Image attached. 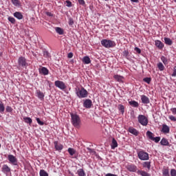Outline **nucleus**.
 Instances as JSON below:
<instances>
[{"mask_svg": "<svg viewBox=\"0 0 176 176\" xmlns=\"http://www.w3.org/2000/svg\"><path fill=\"white\" fill-rule=\"evenodd\" d=\"M70 116H71L72 124L76 129H79V127H80V123H81L80 118L79 117V116H78V114L76 113H71Z\"/></svg>", "mask_w": 176, "mask_h": 176, "instance_id": "f257e3e1", "label": "nucleus"}, {"mask_svg": "<svg viewBox=\"0 0 176 176\" xmlns=\"http://www.w3.org/2000/svg\"><path fill=\"white\" fill-rule=\"evenodd\" d=\"M101 45H103L104 47H107V49H109L111 47H115V46H116V44L114 43V41L108 39L102 40Z\"/></svg>", "mask_w": 176, "mask_h": 176, "instance_id": "f03ea898", "label": "nucleus"}, {"mask_svg": "<svg viewBox=\"0 0 176 176\" xmlns=\"http://www.w3.org/2000/svg\"><path fill=\"white\" fill-rule=\"evenodd\" d=\"M87 91L85 88L78 89L76 91V95L79 98H86L87 97Z\"/></svg>", "mask_w": 176, "mask_h": 176, "instance_id": "7ed1b4c3", "label": "nucleus"}, {"mask_svg": "<svg viewBox=\"0 0 176 176\" xmlns=\"http://www.w3.org/2000/svg\"><path fill=\"white\" fill-rule=\"evenodd\" d=\"M138 120L142 126H148V118L144 115H139Z\"/></svg>", "mask_w": 176, "mask_h": 176, "instance_id": "20e7f679", "label": "nucleus"}, {"mask_svg": "<svg viewBox=\"0 0 176 176\" xmlns=\"http://www.w3.org/2000/svg\"><path fill=\"white\" fill-rule=\"evenodd\" d=\"M138 156L140 160H149V154L145 151H140Z\"/></svg>", "mask_w": 176, "mask_h": 176, "instance_id": "39448f33", "label": "nucleus"}, {"mask_svg": "<svg viewBox=\"0 0 176 176\" xmlns=\"http://www.w3.org/2000/svg\"><path fill=\"white\" fill-rule=\"evenodd\" d=\"M18 65L19 67H28V63H27V60L25 58L21 56L18 58Z\"/></svg>", "mask_w": 176, "mask_h": 176, "instance_id": "423d86ee", "label": "nucleus"}, {"mask_svg": "<svg viewBox=\"0 0 176 176\" xmlns=\"http://www.w3.org/2000/svg\"><path fill=\"white\" fill-rule=\"evenodd\" d=\"M55 86L56 87H58V89H60V90H65V89H67V85H65V83L60 80L55 81Z\"/></svg>", "mask_w": 176, "mask_h": 176, "instance_id": "0eeeda50", "label": "nucleus"}, {"mask_svg": "<svg viewBox=\"0 0 176 176\" xmlns=\"http://www.w3.org/2000/svg\"><path fill=\"white\" fill-rule=\"evenodd\" d=\"M126 168L128 170V171H130V173H137V171H138V168H137V166L133 164L127 165Z\"/></svg>", "mask_w": 176, "mask_h": 176, "instance_id": "6e6552de", "label": "nucleus"}, {"mask_svg": "<svg viewBox=\"0 0 176 176\" xmlns=\"http://www.w3.org/2000/svg\"><path fill=\"white\" fill-rule=\"evenodd\" d=\"M8 160L11 164H13V166H17V158H16L14 155H8Z\"/></svg>", "mask_w": 176, "mask_h": 176, "instance_id": "1a4fd4ad", "label": "nucleus"}, {"mask_svg": "<svg viewBox=\"0 0 176 176\" xmlns=\"http://www.w3.org/2000/svg\"><path fill=\"white\" fill-rule=\"evenodd\" d=\"M140 98L142 104H149L150 101H149V98H148V96L145 95H142L140 96Z\"/></svg>", "mask_w": 176, "mask_h": 176, "instance_id": "9d476101", "label": "nucleus"}, {"mask_svg": "<svg viewBox=\"0 0 176 176\" xmlns=\"http://www.w3.org/2000/svg\"><path fill=\"white\" fill-rule=\"evenodd\" d=\"M155 45L160 50H162V49H163V47H164V45L163 44V43H162V41H160L159 40H156L155 41Z\"/></svg>", "mask_w": 176, "mask_h": 176, "instance_id": "9b49d317", "label": "nucleus"}, {"mask_svg": "<svg viewBox=\"0 0 176 176\" xmlns=\"http://www.w3.org/2000/svg\"><path fill=\"white\" fill-rule=\"evenodd\" d=\"M91 101L89 99H87L85 100L83 106L85 107V108H91Z\"/></svg>", "mask_w": 176, "mask_h": 176, "instance_id": "f8f14e48", "label": "nucleus"}, {"mask_svg": "<svg viewBox=\"0 0 176 176\" xmlns=\"http://www.w3.org/2000/svg\"><path fill=\"white\" fill-rule=\"evenodd\" d=\"M54 144L56 151H62L63 146L61 144H59L58 142H54Z\"/></svg>", "mask_w": 176, "mask_h": 176, "instance_id": "ddd939ff", "label": "nucleus"}, {"mask_svg": "<svg viewBox=\"0 0 176 176\" xmlns=\"http://www.w3.org/2000/svg\"><path fill=\"white\" fill-rule=\"evenodd\" d=\"M55 31L58 35H64V30L60 27L55 28Z\"/></svg>", "mask_w": 176, "mask_h": 176, "instance_id": "4468645a", "label": "nucleus"}, {"mask_svg": "<svg viewBox=\"0 0 176 176\" xmlns=\"http://www.w3.org/2000/svg\"><path fill=\"white\" fill-rule=\"evenodd\" d=\"M146 137H148V138L149 140H151V141L153 140V138H155V135L153 134V133L151 132L150 131H148L146 133Z\"/></svg>", "mask_w": 176, "mask_h": 176, "instance_id": "2eb2a0df", "label": "nucleus"}, {"mask_svg": "<svg viewBox=\"0 0 176 176\" xmlns=\"http://www.w3.org/2000/svg\"><path fill=\"white\" fill-rule=\"evenodd\" d=\"M161 145H163V146H168L170 143L168 142V140L166 138H162L161 142H160Z\"/></svg>", "mask_w": 176, "mask_h": 176, "instance_id": "dca6fc26", "label": "nucleus"}, {"mask_svg": "<svg viewBox=\"0 0 176 176\" xmlns=\"http://www.w3.org/2000/svg\"><path fill=\"white\" fill-rule=\"evenodd\" d=\"M82 63L84 64H90V63H91V60H90L89 56H84L82 58Z\"/></svg>", "mask_w": 176, "mask_h": 176, "instance_id": "f3484780", "label": "nucleus"}, {"mask_svg": "<svg viewBox=\"0 0 176 176\" xmlns=\"http://www.w3.org/2000/svg\"><path fill=\"white\" fill-rule=\"evenodd\" d=\"M129 131L131 133V134H133V135H138L139 134L138 131L134 128H129Z\"/></svg>", "mask_w": 176, "mask_h": 176, "instance_id": "a211bd4d", "label": "nucleus"}, {"mask_svg": "<svg viewBox=\"0 0 176 176\" xmlns=\"http://www.w3.org/2000/svg\"><path fill=\"white\" fill-rule=\"evenodd\" d=\"M111 146V149H115V148H118V142L116 141V140H115V138L112 139Z\"/></svg>", "mask_w": 176, "mask_h": 176, "instance_id": "6ab92c4d", "label": "nucleus"}, {"mask_svg": "<svg viewBox=\"0 0 176 176\" xmlns=\"http://www.w3.org/2000/svg\"><path fill=\"white\" fill-rule=\"evenodd\" d=\"M162 132L166 133H170V127H168V126L166 124H164L162 126Z\"/></svg>", "mask_w": 176, "mask_h": 176, "instance_id": "aec40b11", "label": "nucleus"}, {"mask_svg": "<svg viewBox=\"0 0 176 176\" xmlns=\"http://www.w3.org/2000/svg\"><path fill=\"white\" fill-rule=\"evenodd\" d=\"M14 16L16 17V19H18V20H21L23 19V14L20 12H16L14 14Z\"/></svg>", "mask_w": 176, "mask_h": 176, "instance_id": "412c9836", "label": "nucleus"}, {"mask_svg": "<svg viewBox=\"0 0 176 176\" xmlns=\"http://www.w3.org/2000/svg\"><path fill=\"white\" fill-rule=\"evenodd\" d=\"M3 173H10V168L6 164L3 165L2 167Z\"/></svg>", "mask_w": 176, "mask_h": 176, "instance_id": "4be33fe9", "label": "nucleus"}, {"mask_svg": "<svg viewBox=\"0 0 176 176\" xmlns=\"http://www.w3.org/2000/svg\"><path fill=\"white\" fill-rule=\"evenodd\" d=\"M142 166L145 168H148V170H151V162H143Z\"/></svg>", "mask_w": 176, "mask_h": 176, "instance_id": "5701e85b", "label": "nucleus"}, {"mask_svg": "<svg viewBox=\"0 0 176 176\" xmlns=\"http://www.w3.org/2000/svg\"><path fill=\"white\" fill-rule=\"evenodd\" d=\"M137 174H140L142 176H150L151 175H149V173H146V171L144 170H138L137 171Z\"/></svg>", "mask_w": 176, "mask_h": 176, "instance_id": "b1692460", "label": "nucleus"}, {"mask_svg": "<svg viewBox=\"0 0 176 176\" xmlns=\"http://www.w3.org/2000/svg\"><path fill=\"white\" fill-rule=\"evenodd\" d=\"M36 94L38 98H39L40 100H43V98H45V95L41 91H37Z\"/></svg>", "mask_w": 176, "mask_h": 176, "instance_id": "393cba45", "label": "nucleus"}, {"mask_svg": "<svg viewBox=\"0 0 176 176\" xmlns=\"http://www.w3.org/2000/svg\"><path fill=\"white\" fill-rule=\"evenodd\" d=\"M113 78L117 80V82H123V76H122L115 75Z\"/></svg>", "mask_w": 176, "mask_h": 176, "instance_id": "a878e982", "label": "nucleus"}, {"mask_svg": "<svg viewBox=\"0 0 176 176\" xmlns=\"http://www.w3.org/2000/svg\"><path fill=\"white\" fill-rule=\"evenodd\" d=\"M41 74H43V75H47L49 74V70L46 67H42L40 70Z\"/></svg>", "mask_w": 176, "mask_h": 176, "instance_id": "bb28decb", "label": "nucleus"}, {"mask_svg": "<svg viewBox=\"0 0 176 176\" xmlns=\"http://www.w3.org/2000/svg\"><path fill=\"white\" fill-rule=\"evenodd\" d=\"M67 152L69 153L70 156H74V155L76 153V151H75V149H74L73 148H69Z\"/></svg>", "mask_w": 176, "mask_h": 176, "instance_id": "cd10ccee", "label": "nucleus"}, {"mask_svg": "<svg viewBox=\"0 0 176 176\" xmlns=\"http://www.w3.org/2000/svg\"><path fill=\"white\" fill-rule=\"evenodd\" d=\"M77 173L79 176H86V173H85V170L82 168L78 169Z\"/></svg>", "mask_w": 176, "mask_h": 176, "instance_id": "c85d7f7f", "label": "nucleus"}, {"mask_svg": "<svg viewBox=\"0 0 176 176\" xmlns=\"http://www.w3.org/2000/svg\"><path fill=\"white\" fill-rule=\"evenodd\" d=\"M130 105H131L132 107H134L135 108H138L139 104L138 102L135 101V100H132L129 102Z\"/></svg>", "mask_w": 176, "mask_h": 176, "instance_id": "c756f323", "label": "nucleus"}, {"mask_svg": "<svg viewBox=\"0 0 176 176\" xmlns=\"http://www.w3.org/2000/svg\"><path fill=\"white\" fill-rule=\"evenodd\" d=\"M164 42L166 45H168L169 46H171V45H173V41L169 38H164Z\"/></svg>", "mask_w": 176, "mask_h": 176, "instance_id": "7c9ffc66", "label": "nucleus"}, {"mask_svg": "<svg viewBox=\"0 0 176 176\" xmlns=\"http://www.w3.org/2000/svg\"><path fill=\"white\" fill-rule=\"evenodd\" d=\"M162 174H163L164 176H170L168 168L163 169Z\"/></svg>", "mask_w": 176, "mask_h": 176, "instance_id": "2f4dec72", "label": "nucleus"}, {"mask_svg": "<svg viewBox=\"0 0 176 176\" xmlns=\"http://www.w3.org/2000/svg\"><path fill=\"white\" fill-rule=\"evenodd\" d=\"M25 123H29V124H31V123H32V119H31V118L29 117H25L23 118Z\"/></svg>", "mask_w": 176, "mask_h": 176, "instance_id": "473e14b6", "label": "nucleus"}, {"mask_svg": "<svg viewBox=\"0 0 176 176\" xmlns=\"http://www.w3.org/2000/svg\"><path fill=\"white\" fill-rule=\"evenodd\" d=\"M12 2L14 6H20V1L19 0H12Z\"/></svg>", "mask_w": 176, "mask_h": 176, "instance_id": "72a5a7b5", "label": "nucleus"}, {"mask_svg": "<svg viewBox=\"0 0 176 176\" xmlns=\"http://www.w3.org/2000/svg\"><path fill=\"white\" fill-rule=\"evenodd\" d=\"M5 112V106L3 103H0V113H3Z\"/></svg>", "mask_w": 176, "mask_h": 176, "instance_id": "f704fd0d", "label": "nucleus"}, {"mask_svg": "<svg viewBox=\"0 0 176 176\" xmlns=\"http://www.w3.org/2000/svg\"><path fill=\"white\" fill-rule=\"evenodd\" d=\"M157 67H158V69H160V71H163L164 69V65H163V63H159L157 64Z\"/></svg>", "mask_w": 176, "mask_h": 176, "instance_id": "c9c22d12", "label": "nucleus"}, {"mask_svg": "<svg viewBox=\"0 0 176 176\" xmlns=\"http://www.w3.org/2000/svg\"><path fill=\"white\" fill-rule=\"evenodd\" d=\"M40 176H49V174H47V172H45V170H41Z\"/></svg>", "mask_w": 176, "mask_h": 176, "instance_id": "e433bc0d", "label": "nucleus"}, {"mask_svg": "<svg viewBox=\"0 0 176 176\" xmlns=\"http://www.w3.org/2000/svg\"><path fill=\"white\" fill-rule=\"evenodd\" d=\"M118 109H119V111H120V112L122 113H124V106L120 104V105H118Z\"/></svg>", "mask_w": 176, "mask_h": 176, "instance_id": "4c0bfd02", "label": "nucleus"}, {"mask_svg": "<svg viewBox=\"0 0 176 176\" xmlns=\"http://www.w3.org/2000/svg\"><path fill=\"white\" fill-rule=\"evenodd\" d=\"M161 60H162V63H164V64H165V65H167V64H168V61L167 60V59L166 58V57L162 56V57H161Z\"/></svg>", "mask_w": 176, "mask_h": 176, "instance_id": "58836bf2", "label": "nucleus"}, {"mask_svg": "<svg viewBox=\"0 0 176 176\" xmlns=\"http://www.w3.org/2000/svg\"><path fill=\"white\" fill-rule=\"evenodd\" d=\"M43 56H44V57H45L46 58H49V57H50V54L49 52H47V51H44V52H43Z\"/></svg>", "mask_w": 176, "mask_h": 176, "instance_id": "ea45409f", "label": "nucleus"}, {"mask_svg": "<svg viewBox=\"0 0 176 176\" xmlns=\"http://www.w3.org/2000/svg\"><path fill=\"white\" fill-rule=\"evenodd\" d=\"M8 21H10V22L12 23V24H14V23H16V19H14V18L12 16L8 17Z\"/></svg>", "mask_w": 176, "mask_h": 176, "instance_id": "a19ab883", "label": "nucleus"}, {"mask_svg": "<svg viewBox=\"0 0 176 176\" xmlns=\"http://www.w3.org/2000/svg\"><path fill=\"white\" fill-rule=\"evenodd\" d=\"M36 120L40 126H43V124H45V123L41 121V119H39V118H36Z\"/></svg>", "mask_w": 176, "mask_h": 176, "instance_id": "79ce46f5", "label": "nucleus"}, {"mask_svg": "<svg viewBox=\"0 0 176 176\" xmlns=\"http://www.w3.org/2000/svg\"><path fill=\"white\" fill-rule=\"evenodd\" d=\"M170 176H176V170L173 168L170 170Z\"/></svg>", "mask_w": 176, "mask_h": 176, "instance_id": "37998d69", "label": "nucleus"}, {"mask_svg": "<svg viewBox=\"0 0 176 176\" xmlns=\"http://www.w3.org/2000/svg\"><path fill=\"white\" fill-rule=\"evenodd\" d=\"M66 6H67V8H71L72 6V2L68 0L66 1Z\"/></svg>", "mask_w": 176, "mask_h": 176, "instance_id": "c03bdc74", "label": "nucleus"}, {"mask_svg": "<svg viewBox=\"0 0 176 176\" xmlns=\"http://www.w3.org/2000/svg\"><path fill=\"white\" fill-rule=\"evenodd\" d=\"M143 80L144 82H146V83H148V85L151 83V78H144Z\"/></svg>", "mask_w": 176, "mask_h": 176, "instance_id": "a18cd8bd", "label": "nucleus"}, {"mask_svg": "<svg viewBox=\"0 0 176 176\" xmlns=\"http://www.w3.org/2000/svg\"><path fill=\"white\" fill-rule=\"evenodd\" d=\"M170 120H172V122H176V118L174 117V116H169Z\"/></svg>", "mask_w": 176, "mask_h": 176, "instance_id": "49530a36", "label": "nucleus"}, {"mask_svg": "<svg viewBox=\"0 0 176 176\" xmlns=\"http://www.w3.org/2000/svg\"><path fill=\"white\" fill-rule=\"evenodd\" d=\"M69 25H74V19L72 18L69 19Z\"/></svg>", "mask_w": 176, "mask_h": 176, "instance_id": "de8ad7c7", "label": "nucleus"}, {"mask_svg": "<svg viewBox=\"0 0 176 176\" xmlns=\"http://www.w3.org/2000/svg\"><path fill=\"white\" fill-rule=\"evenodd\" d=\"M153 141H155L156 143L159 142L160 141V137L153 138Z\"/></svg>", "mask_w": 176, "mask_h": 176, "instance_id": "09e8293b", "label": "nucleus"}, {"mask_svg": "<svg viewBox=\"0 0 176 176\" xmlns=\"http://www.w3.org/2000/svg\"><path fill=\"white\" fill-rule=\"evenodd\" d=\"M6 111H7V112H12V111H13V109H12V107L10 106H7Z\"/></svg>", "mask_w": 176, "mask_h": 176, "instance_id": "8fccbe9b", "label": "nucleus"}, {"mask_svg": "<svg viewBox=\"0 0 176 176\" xmlns=\"http://www.w3.org/2000/svg\"><path fill=\"white\" fill-rule=\"evenodd\" d=\"M87 149L89 151V153H92V155H95L96 154V151H94L93 149L89 148Z\"/></svg>", "mask_w": 176, "mask_h": 176, "instance_id": "3c124183", "label": "nucleus"}, {"mask_svg": "<svg viewBox=\"0 0 176 176\" xmlns=\"http://www.w3.org/2000/svg\"><path fill=\"white\" fill-rule=\"evenodd\" d=\"M135 52H136L137 53H138V54H140L141 53V50L138 47H135Z\"/></svg>", "mask_w": 176, "mask_h": 176, "instance_id": "603ef678", "label": "nucleus"}, {"mask_svg": "<svg viewBox=\"0 0 176 176\" xmlns=\"http://www.w3.org/2000/svg\"><path fill=\"white\" fill-rule=\"evenodd\" d=\"M170 111L173 115H176V108H172Z\"/></svg>", "mask_w": 176, "mask_h": 176, "instance_id": "864d4df0", "label": "nucleus"}, {"mask_svg": "<svg viewBox=\"0 0 176 176\" xmlns=\"http://www.w3.org/2000/svg\"><path fill=\"white\" fill-rule=\"evenodd\" d=\"M68 58H72L74 57V54L72 52H70L67 55Z\"/></svg>", "mask_w": 176, "mask_h": 176, "instance_id": "5fc2aeb1", "label": "nucleus"}, {"mask_svg": "<svg viewBox=\"0 0 176 176\" xmlns=\"http://www.w3.org/2000/svg\"><path fill=\"white\" fill-rule=\"evenodd\" d=\"M172 76H176V66L173 69V73L172 74Z\"/></svg>", "mask_w": 176, "mask_h": 176, "instance_id": "6e6d98bb", "label": "nucleus"}, {"mask_svg": "<svg viewBox=\"0 0 176 176\" xmlns=\"http://www.w3.org/2000/svg\"><path fill=\"white\" fill-rule=\"evenodd\" d=\"M45 14H47V16H49V17H53V14H52V12H45Z\"/></svg>", "mask_w": 176, "mask_h": 176, "instance_id": "4d7b16f0", "label": "nucleus"}, {"mask_svg": "<svg viewBox=\"0 0 176 176\" xmlns=\"http://www.w3.org/2000/svg\"><path fill=\"white\" fill-rule=\"evenodd\" d=\"M78 3L80 5H85V0H78Z\"/></svg>", "mask_w": 176, "mask_h": 176, "instance_id": "13d9d810", "label": "nucleus"}, {"mask_svg": "<svg viewBox=\"0 0 176 176\" xmlns=\"http://www.w3.org/2000/svg\"><path fill=\"white\" fill-rule=\"evenodd\" d=\"M131 2H135V3H138V0H131Z\"/></svg>", "mask_w": 176, "mask_h": 176, "instance_id": "bf43d9fd", "label": "nucleus"}, {"mask_svg": "<svg viewBox=\"0 0 176 176\" xmlns=\"http://www.w3.org/2000/svg\"><path fill=\"white\" fill-rule=\"evenodd\" d=\"M174 1V2H175V3H176V0H173Z\"/></svg>", "mask_w": 176, "mask_h": 176, "instance_id": "052dcab7", "label": "nucleus"}, {"mask_svg": "<svg viewBox=\"0 0 176 176\" xmlns=\"http://www.w3.org/2000/svg\"><path fill=\"white\" fill-rule=\"evenodd\" d=\"M104 1H109V0H104Z\"/></svg>", "mask_w": 176, "mask_h": 176, "instance_id": "680f3d73", "label": "nucleus"}, {"mask_svg": "<svg viewBox=\"0 0 176 176\" xmlns=\"http://www.w3.org/2000/svg\"><path fill=\"white\" fill-rule=\"evenodd\" d=\"M0 68H1V66H0Z\"/></svg>", "mask_w": 176, "mask_h": 176, "instance_id": "e2e57ef3", "label": "nucleus"}]
</instances>
